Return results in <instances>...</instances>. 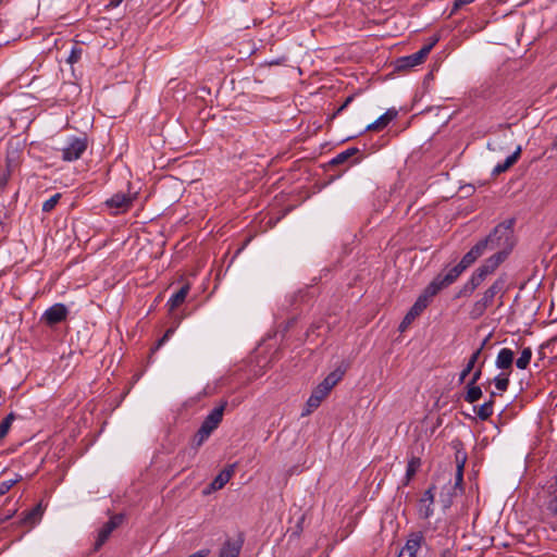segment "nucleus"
Masks as SVG:
<instances>
[{
    "instance_id": "1",
    "label": "nucleus",
    "mask_w": 557,
    "mask_h": 557,
    "mask_svg": "<svg viewBox=\"0 0 557 557\" xmlns=\"http://www.w3.org/2000/svg\"><path fill=\"white\" fill-rule=\"evenodd\" d=\"M482 242H486V249H497L496 253H504L505 260L513 247L512 221L498 224Z\"/></svg>"
},
{
    "instance_id": "2",
    "label": "nucleus",
    "mask_w": 557,
    "mask_h": 557,
    "mask_svg": "<svg viewBox=\"0 0 557 557\" xmlns=\"http://www.w3.org/2000/svg\"><path fill=\"white\" fill-rule=\"evenodd\" d=\"M504 253H494L487 258L483 264H481L470 276L467 283L462 286L459 292V297L470 296L482 282L492 274L502 262H504Z\"/></svg>"
},
{
    "instance_id": "3",
    "label": "nucleus",
    "mask_w": 557,
    "mask_h": 557,
    "mask_svg": "<svg viewBox=\"0 0 557 557\" xmlns=\"http://www.w3.org/2000/svg\"><path fill=\"white\" fill-rule=\"evenodd\" d=\"M505 292L506 278L504 276H499L483 293L482 297L472 305L471 310L469 312L470 318L472 320H478L479 318H481L486 311V309L492 306L495 297L499 295V298L502 299Z\"/></svg>"
},
{
    "instance_id": "4",
    "label": "nucleus",
    "mask_w": 557,
    "mask_h": 557,
    "mask_svg": "<svg viewBox=\"0 0 557 557\" xmlns=\"http://www.w3.org/2000/svg\"><path fill=\"white\" fill-rule=\"evenodd\" d=\"M225 407L226 403L224 401L220 406L212 409L205 418L193 440V445L196 448L200 447L210 437L212 432L220 425L223 419Z\"/></svg>"
},
{
    "instance_id": "5",
    "label": "nucleus",
    "mask_w": 557,
    "mask_h": 557,
    "mask_svg": "<svg viewBox=\"0 0 557 557\" xmlns=\"http://www.w3.org/2000/svg\"><path fill=\"white\" fill-rule=\"evenodd\" d=\"M457 278L458 277L450 269H445L431 281L418 299L422 300V302L428 307L434 296H436L442 289L450 286Z\"/></svg>"
},
{
    "instance_id": "6",
    "label": "nucleus",
    "mask_w": 557,
    "mask_h": 557,
    "mask_svg": "<svg viewBox=\"0 0 557 557\" xmlns=\"http://www.w3.org/2000/svg\"><path fill=\"white\" fill-rule=\"evenodd\" d=\"M88 148V139L83 136H69L64 146L60 149L61 158L65 162L78 160Z\"/></svg>"
},
{
    "instance_id": "7",
    "label": "nucleus",
    "mask_w": 557,
    "mask_h": 557,
    "mask_svg": "<svg viewBox=\"0 0 557 557\" xmlns=\"http://www.w3.org/2000/svg\"><path fill=\"white\" fill-rule=\"evenodd\" d=\"M486 250V242H482L481 239L462 257L461 261L450 268V270L459 277L461 273L472 265Z\"/></svg>"
},
{
    "instance_id": "8",
    "label": "nucleus",
    "mask_w": 557,
    "mask_h": 557,
    "mask_svg": "<svg viewBox=\"0 0 557 557\" xmlns=\"http://www.w3.org/2000/svg\"><path fill=\"white\" fill-rule=\"evenodd\" d=\"M437 40H438L437 38H433L430 44L423 46L419 51H417L410 55H406V57L398 59L397 67L398 69H410V67H414V66L423 63L425 58L432 50V48L437 42Z\"/></svg>"
},
{
    "instance_id": "9",
    "label": "nucleus",
    "mask_w": 557,
    "mask_h": 557,
    "mask_svg": "<svg viewBox=\"0 0 557 557\" xmlns=\"http://www.w3.org/2000/svg\"><path fill=\"white\" fill-rule=\"evenodd\" d=\"M134 198L123 193H117L107 199L104 205L111 210L112 214H120L128 211L133 205Z\"/></svg>"
},
{
    "instance_id": "10",
    "label": "nucleus",
    "mask_w": 557,
    "mask_h": 557,
    "mask_svg": "<svg viewBox=\"0 0 557 557\" xmlns=\"http://www.w3.org/2000/svg\"><path fill=\"white\" fill-rule=\"evenodd\" d=\"M69 309L64 304H54L49 307L41 315V321L47 325H55L66 319Z\"/></svg>"
},
{
    "instance_id": "11",
    "label": "nucleus",
    "mask_w": 557,
    "mask_h": 557,
    "mask_svg": "<svg viewBox=\"0 0 557 557\" xmlns=\"http://www.w3.org/2000/svg\"><path fill=\"white\" fill-rule=\"evenodd\" d=\"M423 536L420 533L412 534L400 549L398 557H426L422 552L421 543Z\"/></svg>"
},
{
    "instance_id": "12",
    "label": "nucleus",
    "mask_w": 557,
    "mask_h": 557,
    "mask_svg": "<svg viewBox=\"0 0 557 557\" xmlns=\"http://www.w3.org/2000/svg\"><path fill=\"white\" fill-rule=\"evenodd\" d=\"M122 522V516H114L108 522H106L98 531L97 540L95 542V548L99 549L110 537L111 533Z\"/></svg>"
},
{
    "instance_id": "13",
    "label": "nucleus",
    "mask_w": 557,
    "mask_h": 557,
    "mask_svg": "<svg viewBox=\"0 0 557 557\" xmlns=\"http://www.w3.org/2000/svg\"><path fill=\"white\" fill-rule=\"evenodd\" d=\"M433 490V487L428 488L419 500L418 512L419 516L423 519H429L433 515V504L435 497Z\"/></svg>"
},
{
    "instance_id": "14",
    "label": "nucleus",
    "mask_w": 557,
    "mask_h": 557,
    "mask_svg": "<svg viewBox=\"0 0 557 557\" xmlns=\"http://www.w3.org/2000/svg\"><path fill=\"white\" fill-rule=\"evenodd\" d=\"M397 114L398 112L396 109H388L374 122L367 125L364 132H380L384 129L397 116Z\"/></svg>"
},
{
    "instance_id": "15",
    "label": "nucleus",
    "mask_w": 557,
    "mask_h": 557,
    "mask_svg": "<svg viewBox=\"0 0 557 557\" xmlns=\"http://www.w3.org/2000/svg\"><path fill=\"white\" fill-rule=\"evenodd\" d=\"M234 471H235V465H231L227 468H225L224 470H222L213 479V481L209 485V491L207 493H209L211 491H218V490L223 488L225 486V484L228 483V481L232 479Z\"/></svg>"
},
{
    "instance_id": "16",
    "label": "nucleus",
    "mask_w": 557,
    "mask_h": 557,
    "mask_svg": "<svg viewBox=\"0 0 557 557\" xmlns=\"http://www.w3.org/2000/svg\"><path fill=\"white\" fill-rule=\"evenodd\" d=\"M425 308L426 306L422 302V300L417 299L399 324V331L404 332L413 322V320L422 313Z\"/></svg>"
},
{
    "instance_id": "17",
    "label": "nucleus",
    "mask_w": 557,
    "mask_h": 557,
    "mask_svg": "<svg viewBox=\"0 0 557 557\" xmlns=\"http://www.w3.org/2000/svg\"><path fill=\"white\" fill-rule=\"evenodd\" d=\"M513 357H515V354L511 349L502 348L497 354V357L495 360V366L502 370L509 369L512 366Z\"/></svg>"
},
{
    "instance_id": "18",
    "label": "nucleus",
    "mask_w": 557,
    "mask_h": 557,
    "mask_svg": "<svg viewBox=\"0 0 557 557\" xmlns=\"http://www.w3.org/2000/svg\"><path fill=\"white\" fill-rule=\"evenodd\" d=\"M344 372L339 369L331 372L317 387L325 392L327 395L331 389L342 380Z\"/></svg>"
},
{
    "instance_id": "19",
    "label": "nucleus",
    "mask_w": 557,
    "mask_h": 557,
    "mask_svg": "<svg viewBox=\"0 0 557 557\" xmlns=\"http://www.w3.org/2000/svg\"><path fill=\"white\" fill-rule=\"evenodd\" d=\"M344 372L339 369L331 372L317 387L325 392L327 395L331 389L342 380Z\"/></svg>"
},
{
    "instance_id": "20",
    "label": "nucleus",
    "mask_w": 557,
    "mask_h": 557,
    "mask_svg": "<svg viewBox=\"0 0 557 557\" xmlns=\"http://www.w3.org/2000/svg\"><path fill=\"white\" fill-rule=\"evenodd\" d=\"M326 396L327 394L325 392L315 387L307 400V409L302 416L309 414L317 409Z\"/></svg>"
},
{
    "instance_id": "21",
    "label": "nucleus",
    "mask_w": 557,
    "mask_h": 557,
    "mask_svg": "<svg viewBox=\"0 0 557 557\" xmlns=\"http://www.w3.org/2000/svg\"><path fill=\"white\" fill-rule=\"evenodd\" d=\"M188 292H189V286L184 285L176 293H174L166 302L169 310L173 311L178 306H181L185 301V299L188 295Z\"/></svg>"
},
{
    "instance_id": "22",
    "label": "nucleus",
    "mask_w": 557,
    "mask_h": 557,
    "mask_svg": "<svg viewBox=\"0 0 557 557\" xmlns=\"http://www.w3.org/2000/svg\"><path fill=\"white\" fill-rule=\"evenodd\" d=\"M520 153H521V147L518 146L517 149L510 156H508L504 162L498 163L494 168L493 173L500 174L503 172H506L509 168H511L517 162L518 158L520 157Z\"/></svg>"
},
{
    "instance_id": "23",
    "label": "nucleus",
    "mask_w": 557,
    "mask_h": 557,
    "mask_svg": "<svg viewBox=\"0 0 557 557\" xmlns=\"http://www.w3.org/2000/svg\"><path fill=\"white\" fill-rule=\"evenodd\" d=\"M240 549L242 544L232 541H226L222 545L218 557H238L240 554Z\"/></svg>"
},
{
    "instance_id": "24",
    "label": "nucleus",
    "mask_w": 557,
    "mask_h": 557,
    "mask_svg": "<svg viewBox=\"0 0 557 557\" xmlns=\"http://www.w3.org/2000/svg\"><path fill=\"white\" fill-rule=\"evenodd\" d=\"M495 396V393L491 394V399L483 405H481L479 408L474 407V411L476 412L478 417L485 421L493 414V407H494V400L493 397Z\"/></svg>"
},
{
    "instance_id": "25",
    "label": "nucleus",
    "mask_w": 557,
    "mask_h": 557,
    "mask_svg": "<svg viewBox=\"0 0 557 557\" xmlns=\"http://www.w3.org/2000/svg\"><path fill=\"white\" fill-rule=\"evenodd\" d=\"M420 466H421V460L419 457L412 456L409 459L407 469H406L405 484H408L410 482V480L414 476V474L417 473Z\"/></svg>"
},
{
    "instance_id": "26",
    "label": "nucleus",
    "mask_w": 557,
    "mask_h": 557,
    "mask_svg": "<svg viewBox=\"0 0 557 557\" xmlns=\"http://www.w3.org/2000/svg\"><path fill=\"white\" fill-rule=\"evenodd\" d=\"M482 396V389L476 384L468 383L467 393L465 396L466 401L473 404Z\"/></svg>"
},
{
    "instance_id": "27",
    "label": "nucleus",
    "mask_w": 557,
    "mask_h": 557,
    "mask_svg": "<svg viewBox=\"0 0 557 557\" xmlns=\"http://www.w3.org/2000/svg\"><path fill=\"white\" fill-rule=\"evenodd\" d=\"M479 357H480V350H475L472 354V356L470 357V359H469L467 366L465 367V369L459 374V382L460 383H462L466 380V377L470 374V372L474 368Z\"/></svg>"
},
{
    "instance_id": "28",
    "label": "nucleus",
    "mask_w": 557,
    "mask_h": 557,
    "mask_svg": "<svg viewBox=\"0 0 557 557\" xmlns=\"http://www.w3.org/2000/svg\"><path fill=\"white\" fill-rule=\"evenodd\" d=\"M532 358V349L530 347L523 348L519 358L516 360V366L518 369L524 370L530 364Z\"/></svg>"
},
{
    "instance_id": "29",
    "label": "nucleus",
    "mask_w": 557,
    "mask_h": 557,
    "mask_svg": "<svg viewBox=\"0 0 557 557\" xmlns=\"http://www.w3.org/2000/svg\"><path fill=\"white\" fill-rule=\"evenodd\" d=\"M357 152H358L357 148H355V147L348 148V149L342 151L341 153H338L336 157H334L331 160V164H333V165L342 164V163L346 162L349 158H351L354 154H356Z\"/></svg>"
},
{
    "instance_id": "30",
    "label": "nucleus",
    "mask_w": 557,
    "mask_h": 557,
    "mask_svg": "<svg viewBox=\"0 0 557 557\" xmlns=\"http://www.w3.org/2000/svg\"><path fill=\"white\" fill-rule=\"evenodd\" d=\"M42 515L41 506L37 505L25 516V522L34 524L36 523Z\"/></svg>"
},
{
    "instance_id": "31",
    "label": "nucleus",
    "mask_w": 557,
    "mask_h": 557,
    "mask_svg": "<svg viewBox=\"0 0 557 557\" xmlns=\"http://www.w3.org/2000/svg\"><path fill=\"white\" fill-rule=\"evenodd\" d=\"M13 421V414H8L1 422H0V441L5 437L8 434L11 424Z\"/></svg>"
},
{
    "instance_id": "32",
    "label": "nucleus",
    "mask_w": 557,
    "mask_h": 557,
    "mask_svg": "<svg viewBox=\"0 0 557 557\" xmlns=\"http://www.w3.org/2000/svg\"><path fill=\"white\" fill-rule=\"evenodd\" d=\"M60 198H61L60 194H54L53 196H51L49 199H47L42 203V211L44 212L52 211L55 208V206L58 205Z\"/></svg>"
},
{
    "instance_id": "33",
    "label": "nucleus",
    "mask_w": 557,
    "mask_h": 557,
    "mask_svg": "<svg viewBox=\"0 0 557 557\" xmlns=\"http://www.w3.org/2000/svg\"><path fill=\"white\" fill-rule=\"evenodd\" d=\"M495 387L500 391L505 392L508 388L509 385V379L506 374H499L494 379Z\"/></svg>"
},
{
    "instance_id": "34",
    "label": "nucleus",
    "mask_w": 557,
    "mask_h": 557,
    "mask_svg": "<svg viewBox=\"0 0 557 557\" xmlns=\"http://www.w3.org/2000/svg\"><path fill=\"white\" fill-rule=\"evenodd\" d=\"M17 481H18L17 479L1 481L0 482V496L7 494Z\"/></svg>"
},
{
    "instance_id": "35",
    "label": "nucleus",
    "mask_w": 557,
    "mask_h": 557,
    "mask_svg": "<svg viewBox=\"0 0 557 557\" xmlns=\"http://www.w3.org/2000/svg\"><path fill=\"white\" fill-rule=\"evenodd\" d=\"M463 480V463H459L457 466V472H456V485H460Z\"/></svg>"
},
{
    "instance_id": "36",
    "label": "nucleus",
    "mask_w": 557,
    "mask_h": 557,
    "mask_svg": "<svg viewBox=\"0 0 557 557\" xmlns=\"http://www.w3.org/2000/svg\"><path fill=\"white\" fill-rule=\"evenodd\" d=\"M174 333V329H169L164 335L159 339L157 348L161 347Z\"/></svg>"
},
{
    "instance_id": "37",
    "label": "nucleus",
    "mask_w": 557,
    "mask_h": 557,
    "mask_svg": "<svg viewBox=\"0 0 557 557\" xmlns=\"http://www.w3.org/2000/svg\"><path fill=\"white\" fill-rule=\"evenodd\" d=\"M81 57V49L73 48L71 54L69 57V62L74 63L77 62Z\"/></svg>"
},
{
    "instance_id": "38",
    "label": "nucleus",
    "mask_w": 557,
    "mask_h": 557,
    "mask_svg": "<svg viewBox=\"0 0 557 557\" xmlns=\"http://www.w3.org/2000/svg\"><path fill=\"white\" fill-rule=\"evenodd\" d=\"M210 549L209 548H202V549H199L198 552L189 555L188 557H208L210 555Z\"/></svg>"
},
{
    "instance_id": "39",
    "label": "nucleus",
    "mask_w": 557,
    "mask_h": 557,
    "mask_svg": "<svg viewBox=\"0 0 557 557\" xmlns=\"http://www.w3.org/2000/svg\"><path fill=\"white\" fill-rule=\"evenodd\" d=\"M474 0H455L454 10H457L466 4L473 2Z\"/></svg>"
},
{
    "instance_id": "40",
    "label": "nucleus",
    "mask_w": 557,
    "mask_h": 557,
    "mask_svg": "<svg viewBox=\"0 0 557 557\" xmlns=\"http://www.w3.org/2000/svg\"><path fill=\"white\" fill-rule=\"evenodd\" d=\"M481 376V368H479L472 375V379L469 383H472V384H476V382L479 381Z\"/></svg>"
},
{
    "instance_id": "41",
    "label": "nucleus",
    "mask_w": 557,
    "mask_h": 557,
    "mask_svg": "<svg viewBox=\"0 0 557 557\" xmlns=\"http://www.w3.org/2000/svg\"><path fill=\"white\" fill-rule=\"evenodd\" d=\"M351 100H352V98H351V97H348V98L345 100V102H344V103L338 108L337 112L343 111V110H344V109H345V108L350 103V101H351Z\"/></svg>"
},
{
    "instance_id": "42",
    "label": "nucleus",
    "mask_w": 557,
    "mask_h": 557,
    "mask_svg": "<svg viewBox=\"0 0 557 557\" xmlns=\"http://www.w3.org/2000/svg\"><path fill=\"white\" fill-rule=\"evenodd\" d=\"M488 338H490V336L485 337V338L483 339V342L481 343L480 347L476 349V350H480V354H481V352H482V350L484 349V347H485V345H486V343H487Z\"/></svg>"
},
{
    "instance_id": "43",
    "label": "nucleus",
    "mask_w": 557,
    "mask_h": 557,
    "mask_svg": "<svg viewBox=\"0 0 557 557\" xmlns=\"http://www.w3.org/2000/svg\"><path fill=\"white\" fill-rule=\"evenodd\" d=\"M550 507L552 509L557 512V495L555 496V498L552 500L550 503Z\"/></svg>"
},
{
    "instance_id": "44",
    "label": "nucleus",
    "mask_w": 557,
    "mask_h": 557,
    "mask_svg": "<svg viewBox=\"0 0 557 557\" xmlns=\"http://www.w3.org/2000/svg\"><path fill=\"white\" fill-rule=\"evenodd\" d=\"M305 521V516H301L299 521L297 522V528L299 529V531L302 530V522Z\"/></svg>"
},
{
    "instance_id": "45",
    "label": "nucleus",
    "mask_w": 557,
    "mask_h": 557,
    "mask_svg": "<svg viewBox=\"0 0 557 557\" xmlns=\"http://www.w3.org/2000/svg\"><path fill=\"white\" fill-rule=\"evenodd\" d=\"M122 1H123V0H113V1H112V3H113L114 5H119Z\"/></svg>"
},
{
    "instance_id": "46",
    "label": "nucleus",
    "mask_w": 557,
    "mask_h": 557,
    "mask_svg": "<svg viewBox=\"0 0 557 557\" xmlns=\"http://www.w3.org/2000/svg\"><path fill=\"white\" fill-rule=\"evenodd\" d=\"M556 484H557V476H556Z\"/></svg>"
}]
</instances>
